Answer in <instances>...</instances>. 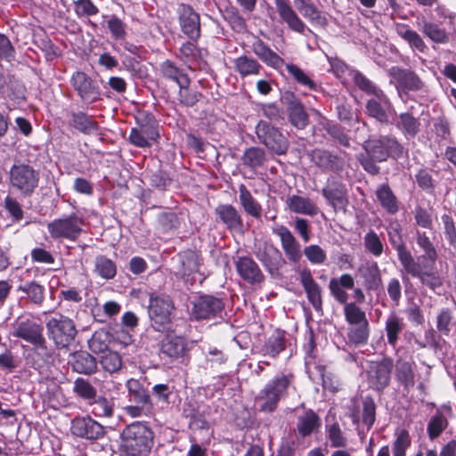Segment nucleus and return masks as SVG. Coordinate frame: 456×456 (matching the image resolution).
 <instances>
[{"instance_id": "obj_1", "label": "nucleus", "mask_w": 456, "mask_h": 456, "mask_svg": "<svg viewBox=\"0 0 456 456\" xmlns=\"http://www.w3.org/2000/svg\"><path fill=\"white\" fill-rule=\"evenodd\" d=\"M12 336L33 346L37 357L45 363L49 362L54 354L45 335L43 325L30 314H22L12 324Z\"/></svg>"}, {"instance_id": "obj_2", "label": "nucleus", "mask_w": 456, "mask_h": 456, "mask_svg": "<svg viewBox=\"0 0 456 456\" xmlns=\"http://www.w3.org/2000/svg\"><path fill=\"white\" fill-rule=\"evenodd\" d=\"M119 452L122 456H149L153 446L154 433L144 422L134 421L120 435Z\"/></svg>"}, {"instance_id": "obj_3", "label": "nucleus", "mask_w": 456, "mask_h": 456, "mask_svg": "<svg viewBox=\"0 0 456 456\" xmlns=\"http://www.w3.org/2000/svg\"><path fill=\"white\" fill-rule=\"evenodd\" d=\"M293 383L294 375L291 373H281L270 379L256 396L259 410L265 412L274 411L279 402L287 396Z\"/></svg>"}, {"instance_id": "obj_4", "label": "nucleus", "mask_w": 456, "mask_h": 456, "mask_svg": "<svg viewBox=\"0 0 456 456\" xmlns=\"http://www.w3.org/2000/svg\"><path fill=\"white\" fill-rule=\"evenodd\" d=\"M48 338L56 349L68 348L77 335V329L73 319L61 313L54 312L45 318Z\"/></svg>"}, {"instance_id": "obj_5", "label": "nucleus", "mask_w": 456, "mask_h": 456, "mask_svg": "<svg viewBox=\"0 0 456 456\" xmlns=\"http://www.w3.org/2000/svg\"><path fill=\"white\" fill-rule=\"evenodd\" d=\"M126 387L130 404L124 407L125 413L132 418L150 416L152 413L153 403L143 385L138 379H129Z\"/></svg>"}, {"instance_id": "obj_6", "label": "nucleus", "mask_w": 456, "mask_h": 456, "mask_svg": "<svg viewBox=\"0 0 456 456\" xmlns=\"http://www.w3.org/2000/svg\"><path fill=\"white\" fill-rule=\"evenodd\" d=\"M84 219L77 213L61 215L60 217L50 221L47 225V232L53 240L76 241L83 232Z\"/></svg>"}, {"instance_id": "obj_7", "label": "nucleus", "mask_w": 456, "mask_h": 456, "mask_svg": "<svg viewBox=\"0 0 456 456\" xmlns=\"http://www.w3.org/2000/svg\"><path fill=\"white\" fill-rule=\"evenodd\" d=\"M174 310V303L168 295L151 296L150 298L149 316L152 328L157 331L168 333L172 328Z\"/></svg>"}, {"instance_id": "obj_8", "label": "nucleus", "mask_w": 456, "mask_h": 456, "mask_svg": "<svg viewBox=\"0 0 456 456\" xmlns=\"http://www.w3.org/2000/svg\"><path fill=\"white\" fill-rule=\"evenodd\" d=\"M362 148L377 162L386 161L389 157L398 159L404 153L403 145L395 137L387 135L370 138L362 143Z\"/></svg>"}, {"instance_id": "obj_9", "label": "nucleus", "mask_w": 456, "mask_h": 456, "mask_svg": "<svg viewBox=\"0 0 456 456\" xmlns=\"http://www.w3.org/2000/svg\"><path fill=\"white\" fill-rule=\"evenodd\" d=\"M191 317L196 321L222 318L224 303L213 295H199L191 301Z\"/></svg>"}, {"instance_id": "obj_10", "label": "nucleus", "mask_w": 456, "mask_h": 456, "mask_svg": "<svg viewBox=\"0 0 456 456\" xmlns=\"http://www.w3.org/2000/svg\"><path fill=\"white\" fill-rule=\"evenodd\" d=\"M395 83V88L402 100L408 98L410 92L425 91L426 85L413 70L394 66L388 70Z\"/></svg>"}, {"instance_id": "obj_11", "label": "nucleus", "mask_w": 456, "mask_h": 456, "mask_svg": "<svg viewBox=\"0 0 456 456\" xmlns=\"http://www.w3.org/2000/svg\"><path fill=\"white\" fill-rule=\"evenodd\" d=\"M39 174L28 165H13L10 170L12 187L23 195H31L38 186Z\"/></svg>"}, {"instance_id": "obj_12", "label": "nucleus", "mask_w": 456, "mask_h": 456, "mask_svg": "<svg viewBox=\"0 0 456 456\" xmlns=\"http://www.w3.org/2000/svg\"><path fill=\"white\" fill-rule=\"evenodd\" d=\"M256 134L260 142L277 155L285 154L289 142L281 132L266 121H259L256 126Z\"/></svg>"}, {"instance_id": "obj_13", "label": "nucleus", "mask_w": 456, "mask_h": 456, "mask_svg": "<svg viewBox=\"0 0 456 456\" xmlns=\"http://www.w3.org/2000/svg\"><path fill=\"white\" fill-rule=\"evenodd\" d=\"M70 86L86 102H95L101 98V88L96 81L83 71H76L70 77Z\"/></svg>"}, {"instance_id": "obj_14", "label": "nucleus", "mask_w": 456, "mask_h": 456, "mask_svg": "<svg viewBox=\"0 0 456 456\" xmlns=\"http://www.w3.org/2000/svg\"><path fill=\"white\" fill-rule=\"evenodd\" d=\"M393 362L390 359L371 362L366 370L369 387L378 392L383 391L390 382Z\"/></svg>"}, {"instance_id": "obj_15", "label": "nucleus", "mask_w": 456, "mask_h": 456, "mask_svg": "<svg viewBox=\"0 0 456 456\" xmlns=\"http://www.w3.org/2000/svg\"><path fill=\"white\" fill-rule=\"evenodd\" d=\"M177 14L183 33L191 40L197 41L200 37V15L191 5L186 4H180L178 5Z\"/></svg>"}, {"instance_id": "obj_16", "label": "nucleus", "mask_w": 456, "mask_h": 456, "mask_svg": "<svg viewBox=\"0 0 456 456\" xmlns=\"http://www.w3.org/2000/svg\"><path fill=\"white\" fill-rule=\"evenodd\" d=\"M159 137L158 125L155 120H149L145 123H139L138 126L133 127L129 134V142L135 147L148 148Z\"/></svg>"}, {"instance_id": "obj_17", "label": "nucleus", "mask_w": 456, "mask_h": 456, "mask_svg": "<svg viewBox=\"0 0 456 456\" xmlns=\"http://www.w3.org/2000/svg\"><path fill=\"white\" fill-rule=\"evenodd\" d=\"M201 257L196 251L186 250L178 254L176 275L180 276L186 282L195 281V274L200 273Z\"/></svg>"}, {"instance_id": "obj_18", "label": "nucleus", "mask_w": 456, "mask_h": 456, "mask_svg": "<svg viewBox=\"0 0 456 456\" xmlns=\"http://www.w3.org/2000/svg\"><path fill=\"white\" fill-rule=\"evenodd\" d=\"M273 233L280 238L287 259L292 264L298 263L302 258L301 245L289 229L282 224L276 225L273 228Z\"/></svg>"}, {"instance_id": "obj_19", "label": "nucleus", "mask_w": 456, "mask_h": 456, "mask_svg": "<svg viewBox=\"0 0 456 456\" xmlns=\"http://www.w3.org/2000/svg\"><path fill=\"white\" fill-rule=\"evenodd\" d=\"M274 4L281 20L289 29L302 35H305L306 32L313 33L292 8L289 0H274Z\"/></svg>"}, {"instance_id": "obj_20", "label": "nucleus", "mask_w": 456, "mask_h": 456, "mask_svg": "<svg viewBox=\"0 0 456 456\" xmlns=\"http://www.w3.org/2000/svg\"><path fill=\"white\" fill-rule=\"evenodd\" d=\"M71 432L74 436L87 440H98L105 435L103 426L91 417L74 419L72 420Z\"/></svg>"}, {"instance_id": "obj_21", "label": "nucleus", "mask_w": 456, "mask_h": 456, "mask_svg": "<svg viewBox=\"0 0 456 456\" xmlns=\"http://www.w3.org/2000/svg\"><path fill=\"white\" fill-rule=\"evenodd\" d=\"M311 160L323 171L339 173L344 169L345 159L325 149H314L310 153Z\"/></svg>"}, {"instance_id": "obj_22", "label": "nucleus", "mask_w": 456, "mask_h": 456, "mask_svg": "<svg viewBox=\"0 0 456 456\" xmlns=\"http://www.w3.org/2000/svg\"><path fill=\"white\" fill-rule=\"evenodd\" d=\"M362 280V285L367 291H376L382 284V277L379 266L373 260H366L362 263L356 272Z\"/></svg>"}, {"instance_id": "obj_23", "label": "nucleus", "mask_w": 456, "mask_h": 456, "mask_svg": "<svg viewBox=\"0 0 456 456\" xmlns=\"http://www.w3.org/2000/svg\"><path fill=\"white\" fill-rule=\"evenodd\" d=\"M254 254L264 267L273 275L276 273L282 263L279 249L271 243H263L256 247Z\"/></svg>"}, {"instance_id": "obj_24", "label": "nucleus", "mask_w": 456, "mask_h": 456, "mask_svg": "<svg viewBox=\"0 0 456 456\" xmlns=\"http://www.w3.org/2000/svg\"><path fill=\"white\" fill-rule=\"evenodd\" d=\"M299 281L305 291L307 299L314 309L318 313H322V289L320 285L314 281L312 273L308 268H305L299 273Z\"/></svg>"}, {"instance_id": "obj_25", "label": "nucleus", "mask_w": 456, "mask_h": 456, "mask_svg": "<svg viewBox=\"0 0 456 456\" xmlns=\"http://www.w3.org/2000/svg\"><path fill=\"white\" fill-rule=\"evenodd\" d=\"M391 108V102L382 90L371 95L366 102L367 114L380 123L387 122V112Z\"/></svg>"}, {"instance_id": "obj_26", "label": "nucleus", "mask_w": 456, "mask_h": 456, "mask_svg": "<svg viewBox=\"0 0 456 456\" xmlns=\"http://www.w3.org/2000/svg\"><path fill=\"white\" fill-rule=\"evenodd\" d=\"M322 194L335 210L345 208L347 205V191L341 182L328 181L327 185L322 190Z\"/></svg>"}, {"instance_id": "obj_27", "label": "nucleus", "mask_w": 456, "mask_h": 456, "mask_svg": "<svg viewBox=\"0 0 456 456\" xmlns=\"http://www.w3.org/2000/svg\"><path fill=\"white\" fill-rule=\"evenodd\" d=\"M235 267L240 277L249 284H257L264 281L261 269L249 256H239L235 261Z\"/></svg>"}, {"instance_id": "obj_28", "label": "nucleus", "mask_w": 456, "mask_h": 456, "mask_svg": "<svg viewBox=\"0 0 456 456\" xmlns=\"http://www.w3.org/2000/svg\"><path fill=\"white\" fill-rule=\"evenodd\" d=\"M222 224L230 231L241 232L243 220L240 212L231 204H220L215 209Z\"/></svg>"}, {"instance_id": "obj_29", "label": "nucleus", "mask_w": 456, "mask_h": 456, "mask_svg": "<svg viewBox=\"0 0 456 456\" xmlns=\"http://www.w3.org/2000/svg\"><path fill=\"white\" fill-rule=\"evenodd\" d=\"M354 287V279L350 273H343L338 278H331L329 289L331 296L340 304H346L348 300V293L346 289Z\"/></svg>"}, {"instance_id": "obj_30", "label": "nucleus", "mask_w": 456, "mask_h": 456, "mask_svg": "<svg viewBox=\"0 0 456 456\" xmlns=\"http://www.w3.org/2000/svg\"><path fill=\"white\" fill-rule=\"evenodd\" d=\"M253 53L265 65L279 69L284 65V60L273 51L263 40L256 39L251 45Z\"/></svg>"}, {"instance_id": "obj_31", "label": "nucleus", "mask_w": 456, "mask_h": 456, "mask_svg": "<svg viewBox=\"0 0 456 456\" xmlns=\"http://www.w3.org/2000/svg\"><path fill=\"white\" fill-rule=\"evenodd\" d=\"M186 349V339L182 336L167 334L160 344V354L175 360L182 357Z\"/></svg>"}, {"instance_id": "obj_32", "label": "nucleus", "mask_w": 456, "mask_h": 456, "mask_svg": "<svg viewBox=\"0 0 456 456\" xmlns=\"http://www.w3.org/2000/svg\"><path fill=\"white\" fill-rule=\"evenodd\" d=\"M70 364L72 370L79 374L91 375L97 370L95 357L86 351H78L72 354Z\"/></svg>"}, {"instance_id": "obj_33", "label": "nucleus", "mask_w": 456, "mask_h": 456, "mask_svg": "<svg viewBox=\"0 0 456 456\" xmlns=\"http://www.w3.org/2000/svg\"><path fill=\"white\" fill-rule=\"evenodd\" d=\"M159 71L163 77L175 82L179 87H186L191 84V80L184 69L176 66L170 60H166L160 64Z\"/></svg>"}, {"instance_id": "obj_34", "label": "nucleus", "mask_w": 456, "mask_h": 456, "mask_svg": "<svg viewBox=\"0 0 456 456\" xmlns=\"http://www.w3.org/2000/svg\"><path fill=\"white\" fill-rule=\"evenodd\" d=\"M288 209L296 214L314 216L318 214L317 206L308 198L299 195L289 196L285 201Z\"/></svg>"}, {"instance_id": "obj_35", "label": "nucleus", "mask_w": 456, "mask_h": 456, "mask_svg": "<svg viewBox=\"0 0 456 456\" xmlns=\"http://www.w3.org/2000/svg\"><path fill=\"white\" fill-rule=\"evenodd\" d=\"M69 122L71 126L85 134H97L99 130L98 123L94 120L92 116L83 111L71 112Z\"/></svg>"}, {"instance_id": "obj_36", "label": "nucleus", "mask_w": 456, "mask_h": 456, "mask_svg": "<svg viewBox=\"0 0 456 456\" xmlns=\"http://www.w3.org/2000/svg\"><path fill=\"white\" fill-rule=\"evenodd\" d=\"M376 197L387 214L395 215L399 211L398 200L387 183H382L377 188Z\"/></svg>"}, {"instance_id": "obj_37", "label": "nucleus", "mask_w": 456, "mask_h": 456, "mask_svg": "<svg viewBox=\"0 0 456 456\" xmlns=\"http://www.w3.org/2000/svg\"><path fill=\"white\" fill-rule=\"evenodd\" d=\"M18 291L22 292L28 302L36 306H41L45 299V288L36 281H25L20 284Z\"/></svg>"}, {"instance_id": "obj_38", "label": "nucleus", "mask_w": 456, "mask_h": 456, "mask_svg": "<svg viewBox=\"0 0 456 456\" xmlns=\"http://www.w3.org/2000/svg\"><path fill=\"white\" fill-rule=\"evenodd\" d=\"M286 348L284 332L274 331L260 348V354L275 359Z\"/></svg>"}, {"instance_id": "obj_39", "label": "nucleus", "mask_w": 456, "mask_h": 456, "mask_svg": "<svg viewBox=\"0 0 456 456\" xmlns=\"http://www.w3.org/2000/svg\"><path fill=\"white\" fill-rule=\"evenodd\" d=\"M239 192L240 204L245 213L256 219H260L262 216L261 204L252 196L244 184L240 185Z\"/></svg>"}, {"instance_id": "obj_40", "label": "nucleus", "mask_w": 456, "mask_h": 456, "mask_svg": "<svg viewBox=\"0 0 456 456\" xmlns=\"http://www.w3.org/2000/svg\"><path fill=\"white\" fill-rule=\"evenodd\" d=\"M321 426V419L312 410L305 411L297 417V429L298 434L305 437L318 430Z\"/></svg>"}, {"instance_id": "obj_41", "label": "nucleus", "mask_w": 456, "mask_h": 456, "mask_svg": "<svg viewBox=\"0 0 456 456\" xmlns=\"http://www.w3.org/2000/svg\"><path fill=\"white\" fill-rule=\"evenodd\" d=\"M294 5L301 15L310 22L321 26L326 25V18L322 15L321 12L314 4L312 0H294Z\"/></svg>"}, {"instance_id": "obj_42", "label": "nucleus", "mask_w": 456, "mask_h": 456, "mask_svg": "<svg viewBox=\"0 0 456 456\" xmlns=\"http://www.w3.org/2000/svg\"><path fill=\"white\" fill-rule=\"evenodd\" d=\"M396 34L405 40L411 49H415L422 53H426L428 47L422 37L415 31L410 28L406 24L397 23L395 25Z\"/></svg>"}, {"instance_id": "obj_43", "label": "nucleus", "mask_w": 456, "mask_h": 456, "mask_svg": "<svg viewBox=\"0 0 456 456\" xmlns=\"http://www.w3.org/2000/svg\"><path fill=\"white\" fill-rule=\"evenodd\" d=\"M405 323L403 319L395 313H392L387 318L385 322V330L387 334V343L395 347L399 339V335L404 329Z\"/></svg>"}, {"instance_id": "obj_44", "label": "nucleus", "mask_w": 456, "mask_h": 456, "mask_svg": "<svg viewBox=\"0 0 456 456\" xmlns=\"http://www.w3.org/2000/svg\"><path fill=\"white\" fill-rule=\"evenodd\" d=\"M288 117L290 124L297 129H305L309 123V117L305 107L297 101L289 104Z\"/></svg>"}, {"instance_id": "obj_45", "label": "nucleus", "mask_w": 456, "mask_h": 456, "mask_svg": "<svg viewBox=\"0 0 456 456\" xmlns=\"http://www.w3.org/2000/svg\"><path fill=\"white\" fill-rule=\"evenodd\" d=\"M233 63L235 70L242 77L258 75L262 69V66L256 59L247 55L237 57Z\"/></svg>"}, {"instance_id": "obj_46", "label": "nucleus", "mask_w": 456, "mask_h": 456, "mask_svg": "<svg viewBox=\"0 0 456 456\" xmlns=\"http://www.w3.org/2000/svg\"><path fill=\"white\" fill-rule=\"evenodd\" d=\"M397 127L408 139L414 138L420 129V122L408 112L401 113Z\"/></svg>"}, {"instance_id": "obj_47", "label": "nucleus", "mask_w": 456, "mask_h": 456, "mask_svg": "<svg viewBox=\"0 0 456 456\" xmlns=\"http://www.w3.org/2000/svg\"><path fill=\"white\" fill-rule=\"evenodd\" d=\"M419 24L420 31L433 42L436 44H445L448 42L449 37L446 31L438 24L427 20H422Z\"/></svg>"}, {"instance_id": "obj_48", "label": "nucleus", "mask_w": 456, "mask_h": 456, "mask_svg": "<svg viewBox=\"0 0 456 456\" xmlns=\"http://www.w3.org/2000/svg\"><path fill=\"white\" fill-rule=\"evenodd\" d=\"M413 362L399 359L395 364V376L398 381L405 387L414 386Z\"/></svg>"}, {"instance_id": "obj_49", "label": "nucleus", "mask_w": 456, "mask_h": 456, "mask_svg": "<svg viewBox=\"0 0 456 456\" xmlns=\"http://www.w3.org/2000/svg\"><path fill=\"white\" fill-rule=\"evenodd\" d=\"M322 121L321 125L323 129L339 144L344 147H350V139L348 135L345 133L344 128L338 124H335L324 118H322Z\"/></svg>"}, {"instance_id": "obj_50", "label": "nucleus", "mask_w": 456, "mask_h": 456, "mask_svg": "<svg viewBox=\"0 0 456 456\" xmlns=\"http://www.w3.org/2000/svg\"><path fill=\"white\" fill-rule=\"evenodd\" d=\"M242 164L250 168L262 167L265 162V151L258 147L247 149L241 158Z\"/></svg>"}, {"instance_id": "obj_51", "label": "nucleus", "mask_w": 456, "mask_h": 456, "mask_svg": "<svg viewBox=\"0 0 456 456\" xmlns=\"http://www.w3.org/2000/svg\"><path fill=\"white\" fill-rule=\"evenodd\" d=\"M365 250L373 256L379 257L384 251V243L379 235L373 230H370L363 237Z\"/></svg>"}, {"instance_id": "obj_52", "label": "nucleus", "mask_w": 456, "mask_h": 456, "mask_svg": "<svg viewBox=\"0 0 456 456\" xmlns=\"http://www.w3.org/2000/svg\"><path fill=\"white\" fill-rule=\"evenodd\" d=\"M411 275L418 278L423 285L428 286L433 291H436L443 285L442 279L436 272L422 271L419 266L415 270L414 274Z\"/></svg>"}, {"instance_id": "obj_53", "label": "nucleus", "mask_w": 456, "mask_h": 456, "mask_svg": "<svg viewBox=\"0 0 456 456\" xmlns=\"http://www.w3.org/2000/svg\"><path fill=\"white\" fill-rule=\"evenodd\" d=\"M100 364L105 371L112 374L120 370L123 362L118 353L107 351L101 356Z\"/></svg>"}, {"instance_id": "obj_54", "label": "nucleus", "mask_w": 456, "mask_h": 456, "mask_svg": "<svg viewBox=\"0 0 456 456\" xmlns=\"http://www.w3.org/2000/svg\"><path fill=\"white\" fill-rule=\"evenodd\" d=\"M416 242L424 252V256L431 263H435L437 258V252L433 242L425 232H416Z\"/></svg>"}, {"instance_id": "obj_55", "label": "nucleus", "mask_w": 456, "mask_h": 456, "mask_svg": "<svg viewBox=\"0 0 456 456\" xmlns=\"http://www.w3.org/2000/svg\"><path fill=\"white\" fill-rule=\"evenodd\" d=\"M1 93L5 98L12 101L20 102L25 99V88L17 80L9 79L8 83L2 86Z\"/></svg>"}, {"instance_id": "obj_56", "label": "nucleus", "mask_w": 456, "mask_h": 456, "mask_svg": "<svg viewBox=\"0 0 456 456\" xmlns=\"http://www.w3.org/2000/svg\"><path fill=\"white\" fill-rule=\"evenodd\" d=\"M95 271L103 279H112L117 273L115 263L104 256L95 258Z\"/></svg>"}, {"instance_id": "obj_57", "label": "nucleus", "mask_w": 456, "mask_h": 456, "mask_svg": "<svg viewBox=\"0 0 456 456\" xmlns=\"http://www.w3.org/2000/svg\"><path fill=\"white\" fill-rule=\"evenodd\" d=\"M395 250L397 252L398 259L406 273L410 275L414 274L415 270L419 266V265L416 263L405 243L395 248Z\"/></svg>"}, {"instance_id": "obj_58", "label": "nucleus", "mask_w": 456, "mask_h": 456, "mask_svg": "<svg viewBox=\"0 0 456 456\" xmlns=\"http://www.w3.org/2000/svg\"><path fill=\"white\" fill-rule=\"evenodd\" d=\"M286 69L289 75L293 77V78L301 86L309 88L310 90L316 91L317 84L313 81L310 77L304 72L298 66L295 64H286Z\"/></svg>"}, {"instance_id": "obj_59", "label": "nucleus", "mask_w": 456, "mask_h": 456, "mask_svg": "<svg viewBox=\"0 0 456 456\" xmlns=\"http://www.w3.org/2000/svg\"><path fill=\"white\" fill-rule=\"evenodd\" d=\"M92 412L96 417L110 418L114 412V403L105 397L99 396L91 403Z\"/></svg>"}, {"instance_id": "obj_60", "label": "nucleus", "mask_w": 456, "mask_h": 456, "mask_svg": "<svg viewBox=\"0 0 456 456\" xmlns=\"http://www.w3.org/2000/svg\"><path fill=\"white\" fill-rule=\"evenodd\" d=\"M195 41H187L180 46V57L185 62L196 61L202 58V50L198 48Z\"/></svg>"}, {"instance_id": "obj_61", "label": "nucleus", "mask_w": 456, "mask_h": 456, "mask_svg": "<svg viewBox=\"0 0 456 456\" xmlns=\"http://www.w3.org/2000/svg\"><path fill=\"white\" fill-rule=\"evenodd\" d=\"M349 340L355 345H364L369 338V323L364 322L362 324L354 325L349 329Z\"/></svg>"}, {"instance_id": "obj_62", "label": "nucleus", "mask_w": 456, "mask_h": 456, "mask_svg": "<svg viewBox=\"0 0 456 456\" xmlns=\"http://www.w3.org/2000/svg\"><path fill=\"white\" fill-rule=\"evenodd\" d=\"M326 436L332 447H345L347 444L346 437L338 423L326 426Z\"/></svg>"}, {"instance_id": "obj_63", "label": "nucleus", "mask_w": 456, "mask_h": 456, "mask_svg": "<svg viewBox=\"0 0 456 456\" xmlns=\"http://www.w3.org/2000/svg\"><path fill=\"white\" fill-rule=\"evenodd\" d=\"M447 425V419L440 411H437L436 415L430 419L428 425V433L429 437L431 439L438 437L446 428Z\"/></svg>"}, {"instance_id": "obj_64", "label": "nucleus", "mask_w": 456, "mask_h": 456, "mask_svg": "<svg viewBox=\"0 0 456 456\" xmlns=\"http://www.w3.org/2000/svg\"><path fill=\"white\" fill-rule=\"evenodd\" d=\"M344 313L346 320L352 325L362 324L368 322L365 313L360 309L354 303L344 304Z\"/></svg>"}]
</instances>
